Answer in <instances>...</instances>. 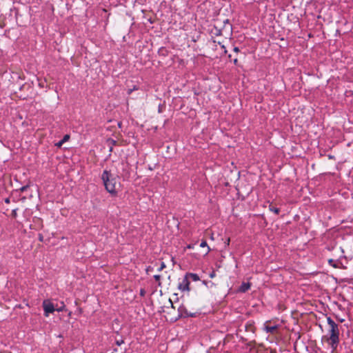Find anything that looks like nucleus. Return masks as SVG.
I'll use <instances>...</instances> for the list:
<instances>
[{
  "label": "nucleus",
  "instance_id": "obj_5",
  "mask_svg": "<svg viewBox=\"0 0 353 353\" xmlns=\"http://www.w3.org/2000/svg\"><path fill=\"white\" fill-rule=\"evenodd\" d=\"M278 328V326L277 325H268V322H266L265 324H264V330L267 332V333H274Z\"/></svg>",
  "mask_w": 353,
  "mask_h": 353
},
{
  "label": "nucleus",
  "instance_id": "obj_25",
  "mask_svg": "<svg viewBox=\"0 0 353 353\" xmlns=\"http://www.w3.org/2000/svg\"><path fill=\"white\" fill-rule=\"evenodd\" d=\"M230 239H228V241H226V243H229Z\"/></svg>",
  "mask_w": 353,
  "mask_h": 353
},
{
  "label": "nucleus",
  "instance_id": "obj_1",
  "mask_svg": "<svg viewBox=\"0 0 353 353\" xmlns=\"http://www.w3.org/2000/svg\"><path fill=\"white\" fill-rule=\"evenodd\" d=\"M327 322L330 327L328 330L330 336L327 339V341L334 351L336 349V347L339 343V326L330 316L327 317Z\"/></svg>",
  "mask_w": 353,
  "mask_h": 353
},
{
  "label": "nucleus",
  "instance_id": "obj_22",
  "mask_svg": "<svg viewBox=\"0 0 353 353\" xmlns=\"http://www.w3.org/2000/svg\"><path fill=\"white\" fill-rule=\"evenodd\" d=\"M237 61H238L237 59H235L234 60V63L235 64L237 63Z\"/></svg>",
  "mask_w": 353,
  "mask_h": 353
},
{
  "label": "nucleus",
  "instance_id": "obj_14",
  "mask_svg": "<svg viewBox=\"0 0 353 353\" xmlns=\"http://www.w3.org/2000/svg\"><path fill=\"white\" fill-rule=\"evenodd\" d=\"M17 210H12V216L13 217H16V216H17Z\"/></svg>",
  "mask_w": 353,
  "mask_h": 353
},
{
  "label": "nucleus",
  "instance_id": "obj_20",
  "mask_svg": "<svg viewBox=\"0 0 353 353\" xmlns=\"http://www.w3.org/2000/svg\"><path fill=\"white\" fill-rule=\"evenodd\" d=\"M5 202H6V203H10V199H9L8 198L6 199H5Z\"/></svg>",
  "mask_w": 353,
  "mask_h": 353
},
{
  "label": "nucleus",
  "instance_id": "obj_13",
  "mask_svg": "<svg viewBox=\"0 0 353 353\" xmlns=\"http://www.w3.org/2000/svg\"><path fill=\"white\" fill-rule=\"evenodd\" d=\"M63 143H64V142H63V140H61V141H60L59 142H58L57 143H56V145H57V147H61V146L63 145Z\"/></svg>",
  "mask_w": 353,
  "mask_h": 353
},
{
  "label": "nucleus",
  "instance_id": "obj_10",
  "mask_svg": "<svg viewBox=\"0 0 353 353\" xmlns=\"http://www.w3.org/2000/svg\"><path fill=\"white\" fill-rule=\"evenodd\" d=\"M270 210L272 212H274L275 214H278L279 213V212H280V210H279V208H275V207H274V206H270Z\"/></svg>",
  "mask_w": 353,
  "mask_h": 353
},
{
  "label": "nucleus",
  "instance_id": "obj_26",
  "mask_svg": "<svg viewBox=\"0 0 353 353\" xmlns=\"http://www.w3.org/2000/svg\"><path fill=\"white\" fill-rule=\"evenodd\" d=\"M230 239H228V241H226V243H229Z\"/></svg>",
  "mask_w": 353,
  "mask_h": 353
},
{
  "label": "nucleus",
  "instance_id": "obj_24",
  "mask_svg": "<svg viewBox=\"0 0 353 353\" xmlns=\"http://www.w3.org/2000/svg\"><path fill=\"white\" fill-rule=\"evenodd\" d=\"M188 248H192V246H191L190 245H189L188 246Z\"/></svg>",
  "mask_w": 353,
  "mask_h": 353
},
{
  "label": "nucleus",
  "instance_id": "obj_2",
  "mask_svg": "<svg viewBox=\"0 0 353 353\" xmlns=\"http://www.w3.org/2000/svg\"><path fill=\"white\" fill-rule=\"evenodd\" d=\"M101 179L103 181V184L105 187L106 190L111 194H116L120 187V183L116 176L112 174L107 170H105L103 174Z\"/></svg>",
  "mask_w": 353,
  "mask_h": 353
},
{
  "label": "nucleus",
  "instance_id": "obj_11",
  "mask_svg": "<svg viewBox=\"0 0 353 353\" xmlns=\"http://www.w3.org/2000/svg\"><path fill=\"white\" fill-rule=\"evenodd\" d=\"M64 310H65V305L63 304V303H61V305L59 306V307L56 308V310H57L58 312H61V311H63Z\"/></svg>",
  "mask_w": 353,
  "mask_h": 353
},
{
  "label": "nucleus",
  "instance_id": "obj_15",
  "mask_svg": "<svg viewBox=\"0 0 353 353\" xmlns=\"http://www.w3.org/2000/svg\"><path fill=\"white\" fill-rule=\"evenodd\" d=\"M28 185H25V186H23L20 188V190L21 192H24L27 188H28Z\"/></svg>",
  "mask_w": 353,
  "mask_h": 353
},
{
  "label": "nucleus",
  "instance_id": "obj_4",
  "mask_svg": "<svg viewBox=\"0 0 353 353\" xmlns=\"http://www.w3.org/2000/svg\"><path fill=\"white\" fill-rule=\"evenodd\" d=\"M155 278L156 283H158L159 286H166L169 284V276H168L166 273L162 274H156Z\"/></svg>",
  "mask_w": 353,
  "mask_h": 353
},
{
  "label": "nucleus",
  "instance_id": "obj_12",
  "mask_svg": "<svg viewBox=\"0 0 353 353\" xmlns=\"http://www.w3.org/2000/svg\"><path fill=\"white\" fill-rule=\"evenodd\" d=\"M69 138H70V136H69V135H68V134H66V135H65V136L63 137V139H62V140L63 141V142H65V141H68V140L69 139Z\"/></svg>",
  "mask_w": 353,
  "mask_h": 353
},
{
  "label": "nucleus",
  "instance_id": "obj_17",
  "mask_svg": "<svg viewBox=\"0 0 353 353\" xmlns=\"http://www.w3.org/2000/svg\"><path fill=\"white\" fill-rule=\"evenodd\" d=\"M165 267L164 263H161V268H160V270H161L163 268H164Z\"/></svg>",
  "mask_w": 353,
  "mask_h": 353
},
{
  "label": "nucleus",
  "instance_id": "obj_7",
  "mask_svg": "<svg viewBox=\"0 0 353 353\" xmlns=\"http://www.w3.org/2000/svg\"><path fill=\"white\" fill-rule=\"evenodd\" d=\"M189 282L188 281L187 279H183V281L179 284V288L183 290V291H185V290H189Z\"/></svg>",
  "mask_w": 353,
  "mask_h": 353
},
{
  "label": "nucleus",
  "instance_id": "obj_18",
  "mask_svg": "<svg viewBox=\"0 0 353 353\" xmlns=\"http://www.w3.org/2000/svg\"><path fill=\"white\" fill-rule=\"evenodd\" d=\"M108 142L112 143L113 145L115 144V141L112 140V139H110L108 140Z\"/></svg>",
  "mask_w": 353,
  "mask_h": 353
},
{
  "label": "nucleus",
  "instance_id": "obj_19",
  "mask_svg": "<svg viewBox=\"0 0 353 353\" xmlns=\"http://www.w3.org/2000/svg\"><path fill=\"white\" fill-rule=\"evenodd\" d=\"M234 52H239V48L235 47V48H234Z\"/></svg>",
  "mask_w": 353,
  "mask_h": 353
},
{
  "label": "nucleus",
  "instance_id": "obj_3",
  "mask_svg": "<svg viewBox=\"0 0 353 353\" xmlns=\"http://www.w3.org/2000/svg\"><path fill=\"white\" fill-rule=\"evenodd\" d=\"M43 307L44 310V314L46 316H48L50 313H52L56 310L54 305L49 300L43 301Z\"/></svg>",
  "mask_w": 353,
  "mask_h": 353
},
{
  "label": "nucleus",
  "instance_id": "obj_8",
  "mask_svg": "<svg viewBox=\"0 0 353 353\" xmlns=\"http://www.w3.org/2000/svg\"><path fill=\"white\" fill-rule=\"evenodd\" d=\"M200 247L201 248H207L206 254L210 251V247L208 245L207 242L205 241H203L201 244Z\"/></svg>",
  "mask_w": 353,
  "mask_h": 353
},
{
  "label": "nucleus",
  "instance_id": "obj_16",
  "mask_svg": "<svg viewBox=\"0 0 353 353\" xmlns=\"http://www.w3.org/2000/svg\"><path fill=\"white\" fill-rule=\"evenodd\" d=\"M123 343V340H121V341H117V344L118 345H121V344H122Z\"/></svg>",
  "mask_w": 353,
  "mask_h": 353
},
{
  "label": "nucleus",
  "instance_id": "obj_21",
  "mask_svg": "<svg viewBox=\"0 0 353 353\" xmlns=\"http://www.w3.org/2000/svg\"><path fill=\"white\" fill-rule=\"evenodd\" d=\"M168 304L170 305H172V301H170V299H168Z\"/></svg>",
  "mask_w": 353,
  "mask_h": 353
},
{
  "label": "nucleus",
  "instance_id": "obj_9",
  "mask_svg": "<svg viewBox=\"0 0 353 353\" xmlns=\"http://www.w3.org/2000/svg\"><path fill=\"white\" fill-rule=\"evenodd\" d=\"M188 276L194 281L199 280V277L196 274L190 273L188 274Z\"/></svg>",
  "mask_w": 353,
  "mask_h": 353
},
{
  "label": "nucleus",
  "instance_id": "obj_6",
  "mask_svg": "<svg viewBox=\"0 0 353 353\" xmlns=\"http://www.w3.org/2000/svg\"><path fill=\"white\" fill-rule=\"evenodd\" d=\"M250 286L251 285L249 282H243L238 289V292H245L250 288Z\"/></svg>",
  "mask_w": 353,
  "mask_h": 353
},
{
  "label": "nucleus",
  "instance_id": "obj_23",
  "mask_svg": "<svg viewBox=\"0 0 353 353\" xmlns=\"http://www.w3.org/2000/svg\"><path fill=\"white\" fill-rule=\"evenodd\" d=\"M141 295H143V290H141Z\"/></svg>",
  "mask_w": 353,
  "mask_h": 353
}]
</instances>
